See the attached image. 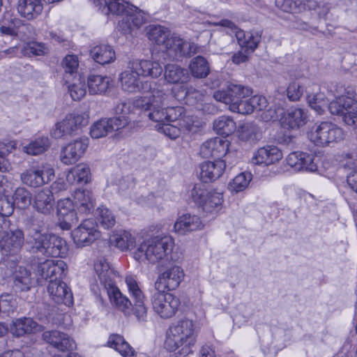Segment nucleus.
Returning a JSON list of instances; mask_svg holds the SVG:
<instances>
[{"label":"nucleus","instance_id":"nucleus-40","mask_svg":"<svg viewBox=\"0 0 357 357\" xmlns=\"http://www.w3.org/2000/svg\"><path fill=\"white\" fill-rule=\"evenodd\" d=\"M188 67L192 76L195 78H205L210 73L209 63L202 56H197L193 58L190 61Z\"/></svg>","mask_w":357,"mask_h":357},{"label":"nucleus","instance_id":"nucleus-33","mask_svg":"<svg viewBox=\"0 0 357 357\" xmlns=\"http://www.w3.org/2000/svg\"><path fill=\"white\" fill-rule=\"evenodd\" d=\"M17 10L21 17L33 20L42 13L43 6L41 0H18Z\"/></svg>","mask_w":357,"mask_h":357},{"label":"nucleus","instance_id":"nucleus-13","mask_svg":"<svg viewBox=\"0 0 357 357\" xmlns=\"http://www.w3.org/2000/svg\"><path fill=\"white\" fill-rule=\"evenodd\" d=\"M43 337L56 351L67 354V357L75 354L72 351L76 348L75 342L68 334L56 330L49 331L43 333Z\"/></svg>","mask_w":357,"mask_h":357},{"label":"nucleus","instance_id":"nucleus-6","mask_svg":"<svg viewBox=\"0 0 357 357\" xmlns=\"http://www.w3.org/2000/svg\"><path fill=\"white\" fill-rule=\"evenodd\" d=\"M27 241L34 254L47 257H63L67 252L66 241L54 234L44 233Z\"/></svg>","mask_w":357,"mask_h":357},{"label":"nucleus","instance_id":"nucleus-35","mask_svg":"<svg viewBox=\"0 0 357 357\" xmlns=\"http://www.w3.org/2000/svg\"><path fill=\"white\" fill-rule=\"evenodd\" d=\"M73 200L79 214H88L93 211L95 204L92 194L89 190H76L73 194Z\"/></svg>","mask_w":357,"mask_h":357},{"label":"nucleus","instance_id":"nucleus-26","mask_svg":"<svg viewBox=\"0 0 357 357\" xmlns=\"http://www.w3.org/2000/svg\"><path fill=\"white\" fill-rule=\"evenodd\" d=\"M314 159L315 157L308 153L294 151L288 155L287 162L296 171L314 172L318 169Z\"/></svg>","mask_w":357,"mask_h":357},{"label":"nucleus","instance_id":"nucleus-49","mask_svg":"<svg viewBox=\"0 0 357 357\" xmlns=\"http://www.w3.org/2000/svg\"><path fill=\"white\" fill-rule=\"evenodd\" d=\"M15 149L12 142L8 144L0 142V172H6L11 169V165L7 156Z\"/></svg>","mask_w":357,"mask_h":357},{"label":"nucleus","instance_id":"nucleus-58","mask_svg":"<svg viewBox=\"0 0 357 357\" xmlns=\"http://www.w3.org/2000/svg\"><path fill=\"white\" fill-rule=\"evenodd\" d=\"M236 37L238 40L239 45L245 49L247 53H252L257 47L258 43L260 41V37H256L255 40L251 42H246V33L242 30L237 31L236 32Z\"/></svg>","mask_w":357,"mask_h":357},{"label":"nucleus","instance_id":"nucleus-64","mask_svg":"<svg viewBox=\"0 0 357 357\" xmlns=\"http://www.w3.org/2000/svg\"><path fill=\"white\" fill-rule=\"evenodd\" d=\"M303 94V88L298 82H291L287 89V96L291 101H298Z\"/></svg>","mask_w":357,"mask_h":357},{"label":"nucleus","instance_id":"nucleus-45","mask_svg":"<svg viewBox=\"0 0 357 357\" xmlns=\"http://www.w3.org/2000/svg\"><path fill=\"white\" fill-rule=\"evenodd\" d=\"M223 202L222 195L215 191H209L202 207L206 213L219 211Z\"/></svg>","mask_w":357,"mask_h":357},{"label":"nucleus","instance_id":"nucleus-42","mask_svg":"<svg viewBox=\"0 0 357 357\" xmlns=\"http://www.w3.org/2000/svg\"><path fill=\"white\" fill-rule=\"evenodd\" d=\"M236 123L228 116H219L213 121V130L220 135L227 137L236 130Z\"/></svg>","mask_w":357,"mask_h":357},{"label":"nucleus","instance_id":"nucleus-59","mask_svg":"<svg viewBox=\"0 0 357 357\" xmlns=\"http://www.w3.org/2000/svg\"><path fill=\"white\" fill-rule=\"evenodd\" d=\"M199 122L194 121L192 116H184L181 118L177 124L181 128V132L184 134L195 133L199 129Z\"/></svg>","mask_w":357,"mask_h":357},{"label":"nucleus","instance_id":"nucleus-61","mask_svg":"<svg viewBox=\"0 0 357 357\" xmlns=\"http://www.w3.org/2000/svg\"><path fill=\"white\" fill-rule=\"evenodd\" d=\"M62 66L65 70V76H67V75H72L77 72L79 66L77 56L75 55H67L63 59Z\"/></svg>","mask_w":357,"mask_h":357},{"label":"nucleus","instance_id":"nucleus-43","mask_svg":"<svg viewBox=\"0 0 357 357\" xmlns=\"http://www.w3.org/2000/svg\"><path fill=\"white\" fill-rule=\"evenodd\" d=\"M111 243L122 251L132 249L135 246V238L130 231H122L112 236Z\"/></svg>","mask_w":357,"mask_h":357},{"label":"nucleus","instance_id":"nucleus-56","mask_svg":"<svg viewBox=\"0 0 357 357\" xmlns=\"http://www.w3.org/2000/svg\"><path fill=\"white\" fill-rule=\"evenodd\" d=\"M157 123L158 124L155 126L156 129L171 139H176L181 134V128H179L177 123L174 125L167 121Z\"/></svg>","mask_w":357,"mask_h":357},{"label":"nucleus","instance_id":"nucleus-10","mask_svg":"<svg viewBox=\"0 0 357 357\" xmlns=\"http://www.w3.org/2000/svg\"><path fill=\"white\" fill-rule=\"evenodd\" d=\"M54 176V170L52 165L43 164L26 169L21 174L20 178L24 184L37 188L51 181Z\"/></svg>","mask_w":357,"mask_h":357},{"label":"nucleus","instance_id":"nucleus-14","mask_svg":"<svg viewBox=\"0 0 357 357\" xmlns=\"http://www.w3.org/2000/svg\"><path fill=\"white\" fill-rule=\"evenodd\" d=\"M87 116L84 114H69L61 121L55 125L52 136L59 139L72 135L80 126L87 124Z\"/></svg>","mask_w":357,"mask_h":357},{"label":"nucleus","instance_id":"nucleus-20","mask_svg":"<svg viewBox=\"0 0 357 357\" xmlns=\"http://www.w3.org/2000/svg\"><path fill=\"white\" fill-rule=\"evenodd\" d=\"M231 153H229L225 160H215L214 161L204 162L199 165V177L202 182H213L219 178L227 167V162Z\"/></svg>","mask_w":357,"mask_h":357},{"label":"nucleus","instance_id":"nucleus-52","mask_svg":"<svg viewBox=\"0 0 357 357\" xmlns=\"http://www.w3.org/2000/svg\"><path fill=\"white\" fill-rule=\"evenodd\" d=\"M76 77H75V82L73 84H69L68 89L71 98L74 100H79L86 93V84L85 81L80 76H78V78H76Z\"/></svg>","mask_w":357,"mask_h":357},{"label":"nucleus","instance_id":"nucleus-63","mask_svg":"<svg viewBox=\"0 0 357 357\" xmlns=\"http://www.w3.org/2000/svg\"><path fill=\"white\" fill-rule=\"evenodd\" d=\"M24 55L42 56L46 52L44 44L39 43H31L26 44L22 50Z\"/></svg>","mask_w":357,"mask_h":357},{"label":"nucleus","instance_id":"nucleus-29","mask_svg":"<svg viewBox=\"0 0 357 357\" xmlns=\"http://www.w3.org/2000/svg\"><path fill=\"white\" fill-rule=\"evenodd\" d=\"M204 225L199 217L190 213L179 216L174 223V229L176 233L185 235L204 229Z\"/></svg>","mask_w":357,"mask_h":357},{"label":"nucleus","instance_id":"nucleus-60","mask_svg":"<svg viewBox=\"0 0 357 357\" xmlns=\"http://www.w3.org/2000/svg\"><path fill=\"white\" fill-rule=\"evenodd\" d=\"M208 192L204 184L197 183L190 191V197L195 203L202 206Z\"/></svg>","mask_w":357,"mask_h":357},{"label":"nucleus","instance_id":"nucleus-62","mask_svg":"<svg viewBox=\"0 0 357 357\" xmlns=\"http://www.w3.org/2000/svg\"><path fill=\"white\" fill-rule=\"evenodd\" d=\"M78 211L77 209L66 213L65 215H60L59 219H62L61 222V227L64 229H70L73 225H76L78 222Z\"/></svg>","mask_w":357,"mask_h":357},{"label":"nucleus","instance_id":"nucleus-57","mask_svg":"<svg viewBox=\"0 0 357 357\" xmlns=\"http://www.w3.org/2000/svg\"><path fill=\"white\" fill-rule=\"evenodd\" d=\"M350 102L349 107L346 108L342 116L344 122L353 127L357 126V101L352 99L349 100Z\"/></svg>","mask_w":357,"mask_h":357},{"label":"nucleus","instance_id":"nucleus-27","mask_svg":"<svg viewBox=\"0 0 357 357\" xmlns=\"http://www.w3.org/2000/svg\"><path fill=\"white\" fill-rule=\"evenodd\" d=\"M55 198L54 192L45 188L36 192L33 197V206L39 213L50 215L54 212Z\"/></svg>","mask_w":357,"mask_h":357},{"label":"nucleus","instance_id":"nucleus-46","mask_svg":"<svg viewBox=\"0 0 357 357\" xmlns=\"http://www.w3.org/2000/svg\"><path fill=\"white\" fill-rule=\"evenodd\" d=\"M45 222L40 215H32L26 223L27 240L44 234Z\"/></svg>","mask_w":357,"mask_h":357},{"label":"nucleus","instance_id":"nucleus-48","mask_svg":"<svg viewBox=\"0 0 357 357\" xmlns=\"http://www.w3.org/2000/svg\"><path fill=\"white\" fill-rule=\"evenodd\" d=\"M349 100H352V98L351 97H345L344 96H339L335 100L328 103V109L333 115L343 116L346 108L350 104Z\"/></svg>","mask_w":357,"mask_h":357},{"label":"nucleus","instance_id":"nucleus-25","mask_svg":"<svg viewBox=\"0 0 357 357\" xmlns=\"http://www.w3.org/2000/svg\"><path fill=\"white\" fill-rule=\"evenodd\" d=\"M314 159L315 157L308 153L294 151L288 155L287 162L296 171L314 172L318 169Z\"/></svg>","mask_w":357,"mask_h":357},{"label":"nucleus","instance_id":"nucleus-21","mask_svg":"<svg viewBox=\"0 0 357 357\" xmlns=\"http://www.w3.org/2000/svg\"><path fill=\"white\" fill-rule=\"evenodd\" d=\"M89 145V139L79 138L64 146L61 152V161L65 165L75 163L85 153Z\"/></svg>","mask_w":357,"mask_h":357},{"label":"nucleus","instance_id":"nucleus-53","mask_svg":"<svg viewBox=\"0 0 357 357\" xmlns=\"http://www.w3.org/2000/svg\"><path fill=\"white\" fill-rule=\"evenodd\" d=\"M112 132L107 119H102L95 122L91 127L90 135L92 138L98 139Z\"/></svg>","mask_w":357,"mask_h":357},{"label":"nucleus","instance_id":"nucleus-47","mask_svg":"<svg viewBox=\"0 0 357 357\" xmlns=\"http://www.w3.org/2000/svg\"><path fill=\"white\" fill-rule=\"evenodd\" d=\"M150 40L164 47L170 38L169 30L162 26H151L147 33Z\"/></svg>","mask_w":357,"mask_h":357},{"label":"nucleus","instance_id":"nucleus-44","mask_svg":"<svg viewBox=\"0 0 357 357\" xmlns=\"http://www.w3.org/2000/svg\"><path fill=\"white\" fill-rule=\"evenodd\" d=\"M172 92L175 98L178 100H186L188 102L190 101V98H195V101L190 102L191 104L201 100L202 97L201 91L197 90L192 86H181L178 88L173 89Z\"/></svg>","mask_w":357,"mask_h":357},{"label":"nucleus","instance_id":"nucleus-9","mask_svg":"<svg viewBox=\"0 0 357 357\" xmlns=\"http://www.w3.org/2000/svg\"><path fill=\"white\" fill-rule=\"evenodd\" d=\"M153 310L163 319L173 317L180 305L179 299L165 291L156 290L151 297Z\"/></svg>","mask_w":357,"mask_h":357},{"label":"nucleus","instance_id":"nucleus-22","mask_svg":"<svg viewBox=\"0 0 357 357\" xmlns=\"http://www.w3.org/2000/svg\"><path fill=\"white\" fill-rule=\"evenodd\" d=\"M10 278L15 292L26 291L31 289L32 278L31 271L23 266L13 262L10 265Z\"/></svg>","mask_w":357,"mask_h":357},{"label":"nucleus","instance_id":"nucleus-24","mask_svg":"<svg viewBox=\"0 0 357 357\" xmlns=\"http://www.w3.org/2000/svg\"><path fill=\"white\" fill-rule=\"evenodd\" d=\"M47 292L51 298L56 303H63L70 306L73 303V296L71 290L61 279H54L49 282Z\"/></svg>","mask_w":357,"mask_h":357},{"label":"nucleus","instance_id":"nucleus-8","mask_svg":"<svg viewBox=\"0 0 357 357\" xmlns=\"http://www.w3.org/2000/svg\"><path fill=\"white\" fill-rule=\"evenodd\" d=\"M128 68V70L122 72L120 75L121 88L124 91L128 93L150 92L151 93V96H153L155 94L158 96V94L162 93L160 89L163 83L155 81L142 82L139 77L140 75L137 74L135 69L131 68L130 63H129Z\"/></svg>","mask_w":357,"mask_h":357},{"label":"nucleus","instance_id":"nucleus-51","mask_svg":"<svg viewBox=\"0 0 357 357\" xmlns=\"http://www.w3.org/2000/svg\"><path fill=\"white\" fill-rule=\"evenodd\" d=\"M13 199L14 204L22 208L29 206L33 199L31 192L24 187L15 190Z\"/></svg>","mask_w":357,"mask_h":357},{"label":"nucleus","instance_id":"nucleus-18","mask_svg":"<svg viewBox=\"0 0 357 357\" xmlns=\"http://www.w3.org/2000/svg\"><path fill=\"white\" fill-rule=\"evenodd\" d=\"M124 17L118 23V29L123 34L130 33L142 27L146 22L145 13L132 5Z\"/></svg>","mask_w":357,"mask_h":357},{"label":"nucleus","instance_id":"nucleus-23","mask_svg":"<svg viewBox=\"0 0 357 357\" xmlns=\"http://www.w3.org/2000/svg\"><path fill=\"white\" fill-rule=\"evenodd\" d=\"M229 149V142L220 137L211 138L204 142L200 146L199 153L203 158H216L221 160L227 157Z\"/></svg>","mask_w":357,"mask_h":357},{"label":"nucleus","instance_id":"nucleus-50","mask_svg":"<svg viewBox=\"0 0 357 357\" xmlns=\"http://www.w3.org/2000/svg\"><path fill=\"white\" fill-rule=\"evenodd\" d=\"M252 180V174L249 172H242L237 175L229 184L232 192H238L244 190Z\"/></svg>","mask_w":357,"mask_h":357},{"label":"nucleus","instance_id":"nucleus-54","mask_svg":"<svg viewBox=\"0 0 357 357\" xmlns=\"http://www.w3.org/2000/svg\"><path fill=\"white\" fill-rule=\"evenodd\" d=\"M324 96L321 93L310 95L307 96L310 107L319 115L324 114L328 105V101Z\"/></svg>","mask_w":357,"mask_h":357},{"label":"nucleus","instance_id":"nucleus-31","mask_svg":"<svg viewBox=\"0 0 357 357\" xmlns=\"http://www.w3.org/2000/svg\"><path fill=\"white\" fill-rule=\"evenodd\" d=\"M307 121V116L304 109L292 107L288 109L281 119V123L288 128H298L303 126Z\"/></svg>","mask_w":357,"mask_h":357},{"label":"nucleus","instance_id":"nucleus-2","mask_svg":"<svg viewBox=\"0 0 357 357\" xmlns=\"http://www.w3.org/2000/svg\"><path fill=\"white\" fill-rule=\"evenodd\" d=\"M162 91L158 96L141 97L135 102L137 107L144 111L149 119L155 122H176L183 118L185 109L183 107H164V102L167 98V91L163 84L160 89Z\"/></svg>","mask_w":357,"mask_h":357},{"label":"nucleus","instance_id":"nucleus-32","mask_svg":"<svg viewBox=\"0 0 357 357\" xmlns=\"http://www.w3.org/2000/svg\"><path fill=\"white\" fill-rule=\"evenodd\" d=\"M165 79L169 84H184L191 77L188 70L177 64H167L165 67Z\"/></svg>","mask_w":357,"mask_h":357},{"label":"nucleus","instance_id":"nucleus-1","mask_svg":"<svg viewBox=\"0 0 357 357\" xmlns=\"http://www.w3.org/2000/svg\"><path fill=\"white\" fill-rule=\"evenodd\" d=\"M197 333L196 322L184 317L169 326L165 344L171 351L180 349L178 354L186 357L193 352L192 347L195 345Z\"/></svg>","mask_w":357,"mask_h":357},{"label":"nucleus","instance_id":"nucleus-36","mask_svg":"<svg viewBox=\"0 0 357 357\" xmlns=\"http://www.w3.org/2000/svg\"><path fill=\"white\" fill-rule=\"evenodd\" d=\"M90 56L95 62L101 65L112 63L116 59L113 47L104 44L93 47L90 50Z\"/></svg>","mask_w":357,"mask_h":357},{"label":"nucleus","instance_id":"nucleus-12","mask_svg":"<svg viewBox=\"0 0 357 357\" xmlns=\"http://www.w3.org/2000/svg\"><path fill=\"white\" fill-rule=\"evenodd\" d=\"M36 274L38 282L42 280H51L62 279L67 274V264L61 259L45 260L39 263L36 269Z\"/></svg>","mask_w":357,"mask_h":357},{"label":"nucleus","instance_id":"nucleus-34","mask_svg":"<svg viewBox=\"0 0 357 357\" xmlns=\"http://www.w3.org/2000/svg\"><path fill=\"white\" fill-rule=\"evenodd\" d=\"M38 326L37 322L33 319L21 317L12 321L10 324V331L14 336L20 337L35 332Z\"/></svg>","mask_w":357,"mask_h":357},{"label":"nucleus","instance_id":"nucleus-7","mask_svg":"<svg viewBox=\"0 0 357 357\" xmlns=\"http://www.w3.org/2000/svg\"><path fill=\"white\" fill-rule=\"evenodd\" d=\"M307 135L312 143L321 147L338 143L344 139L345 135L342 128L329 121L314 123Z\"/></svg>","mask_w":357,"mask_h":357},{"label":"nucleus","instance_id":"nucleus-30","mask_svg":"<svg viewBox=\"0 0 357 357\" xmlns=\"http://www.w3.org/2000/svg\"><path fill=\"white\" fill-rule=\"evenodd\" d=\"M131 68L143 77L157 78L161 75L163 69L158 61L151 60H136L130 62Z\"/></svg>","mask_w":357,"mask_h":357},{"label":"nucleus","instance_id":"nucleus-16","mask_svg":"<svg viewBox=\"0 0 357 357\" xmlns=\"http://www.w3.org/2000/svg\"><path fill=\"white\" fill-rule=\"evenodd\" d=\"M163 47L172 60H179L183 56L190 57L195 53L194 44L176 36H171Z\"/></svg>","mask_w":357,"mask_h":357},{"label":"nucleus","instance_id":"nucleus-11","mask_svg":"<svg viewBox=\"0 0 357 357\" xmlns=\"http://www.w3.org/2000/svg\"><path fill=\"white\" fill-rule=\"evenodd\" d=\"M73 241L77 248L88 246L100 237V231L94 219L88 218L72 232Z\"/></svg>","mask_w":357,"mask_h":357},{"label":"nucleus","instance_id":"nucleus-19","mask_svg":"<svg viewBox=\"0 0 357 357\" xmlns=\"http://www.w3.org/2000/svg\"><path fill=\"white\" fill-rule=\"evenodd\" d=\"M24 241V233L21 229H17L11 231L0 241L2 255L13 257L14 259H10V261L14 262L17 259L16 255L21 250Z\"/></svg>","mask_w":357,"mask_h":357},{"label":"nucleus","instance_id":"nucleus-15","mask_svg":"<svg viewBox=\"0 0 357 357\" xmlns=\"http://www.w3.org/2000/svg\"><path fill=\"white\" fill-rule=\"evenodd\" d=\"M183 278L184 273L180 266L168 268L158 277L155 282V290H174L178 287Z\"/></svg>","mask_w":357,"mask_h":357},{"label":"nucleus","instance_id":"nucleus-4","mask_svg":"<svg viewBox=\"0 0 357 357\" xmlns=\"http://www.w3.org/2000/svg\"><path fill=\"white\" fill-rule=\"evenodd\" d=\"M252 93L250 87L241 84H230L226 89L215 91L213 98L219 102L228 105V108L233 112L242 114H248L252 112L250 100L247 99Z\"/></svg>","mask_w":357,"mask_h":357},{"label":"nucleus","instance_id":"nucleus-38","mask_svg":"<svg viewBox=\"0 0 357 357\" xmlns=\"http://www.w3.org/2000/svg\"><path fill=\"white\" fill-rule=\"evenodd\" d=\"M107 344L108 347L114 349L123 357H135V351L121 335H110Z\"/></svg>","mask_w":357,"mask_h":357},{"label":"nucleus","instance_id":"nucleus-55","mask_svg":"<svg viewBox=\"0 0 357 357\" xmlns=\"http://www.w3.org/2000/svg\"><path fill=\"white\" fill-rule=\"evenodd\" d=\"M98 222L100 225L104 227L105 229H109L112 227L115 223L116 220L115 217L112 213L111 211H109L106 207H99L98 208Z\"/></svg>","mask_w":357,"mask_h":357},{"label":"nucleus","instance_id":"nucleus-17","mask_svg":"<svg viewBox=\"0 0 357 357\" xmlns=\"http://www.w3.org/2000/svg\"><path fill=\"white\" fill-rule=\"evenodd\" d=\"M126 283L132 298L134 314L139 321H144L147 314V309L144 305L145 296L132 276L126 278Z\"/></svg>","mask_w":357,"mask_h":357},{"label":"nucleus","instance_id":"nucleus-37","mask_svg":"<svg viewBox=\"0 0 357 357\" xmlns=\"http://www.w3.org/2000/svg\"><path fill=\"white\" fill-rule=\"evenodd\" d=\"M51 146L47 137L41 136L31 140L22 146V151L30 155H39L47 151Z\"/></svg>","mask_w":357,"mask_h":357},{"label":"nucleus","instance_id":"nucleus-41","mask_svg":"<svg viewBox=\"0 0 357 357\" xmlns=\"http://www.w3.org/2000/svg\"><path fill=\"white\" fill-rule=\"evenodd\" d=\"M111 79L107 76L92 75L88 77V87L90 94H102L107 91Z\"/></svg>","mask_w":357,"mask_h":357},{"label":"nucleus","instance_id":"nucleus-39","mask_svg":"<svg viewBox=\"0 0 357 357\" xmlns=\"http://www.w3.org/2000/svg\"><path fill=\"white\" fill-rule=\"evenodd\" d=\"M66 179L71 183H87L91 179V169L87 164L80 163L71 169Z\"/></svg>","mask_w":357,"mask_h":357},{"label":"nucleus","instance_id":"nucleus-5","mask_svg":"<svg viewBox=\"0 0 357 357\" xmlns=\"http://www.w3.org/2000/svg\"><path fill=\"white\" fill-rule=\"evenodd\" d=\"M174 245V240L170 236H154L140 243L134 252V258L139 261L147 260L155 264L170 254Z\"/></svg>","mask_w":357,"mask_h":357},{"label":"nucleus","instance_id":"nucleus-3","mask_svg":"<svg viewBox=\"0 0 357 357\" xmlns=\"http://www.w3.org/2000/svg\"><path fill=\"white\" fill-rule=\"evenodd\" d=\"M100 284L107 291L110 302L125 314L129 313L132 306V301L120 291L115 284L117 273L110 267L104 258L98 259L94 264Z\"/></svg>","mask_w":357,"mask_h":357},{"label":"nucleus","instance_id":"nucleus-28","mask_svg":"<svg viewBox=\"0 0 357 357\" xmlns=\"http://www.w3.org/2000/svg\"><path fill=\"white\" fill-rule=\"evenodd\" d=\"M282 158L281 151L275 146H265L255 152L252 162L255 165L268 166L278 162Z\"/></svg>","mask_w":357,"mask_h":357}]
</instances>
